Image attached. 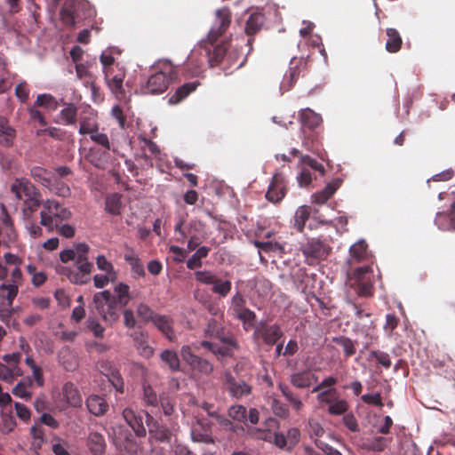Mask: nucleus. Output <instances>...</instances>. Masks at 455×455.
Here are the masks:
<instances>
[{"instance_id":"58836bf2","label":"nucleus","mask_w":455,"mask_h":455,"mask_svg":"<svg viewBox=\"0 0 455 455\" xmlns=\"http://www.w3.org/2000/svg\"><path fill=\"white\" fill-rule=\"evenodd\" d=\"M30 176L42 186L47 188L51 185L53 174L47 169L41 166H34L30 170Z\"/></svg>"},{"instance_id":"4c0bfd02","label":"nucleus","mask_w":455,"mask_h":455,"mask_svg":"<svg viewBox=\"0 0 455 455\" xmlns=\"http://www.w3.org/2000/svg\"><path fill=\"white\" fill-rule=\"evenodd\" d=\"M123 204L122 196L118 193L108 195L105 200V211L114 216L121 214Z\"/></svg>"},{"instance_id":"cd10ccee","label":"nucleus","mask_w":455,"mask_h":455,"mask_svg":"<svg viewBox=\"0 0 455 455\" xmlns=\"http://www.w3.org/2000/svg\"><path fill=\"white\" fill-rule=\"evenodd\" d=\"M87 447L93 455H103L107 448L104 436L98 432H90L87 437Z\"/></svg>"},{"instance_id":"3c124183","label":"nucleus","mask_w":455,"mask_h":455,"mask_svg":"<svg viewBox=\"0 0 455 455\" xmlns=\"http://www.w3.org/2000/svg\"><path fill=\"white\" fill-rule=\"evenodd\" d=\"M355 281L357 283L356 292L359 296L370 297L372 295L373 286L371 277L363 276V278H355Z\"/></svg>"},{"instance_id":"37998d69","label":"nucleus","mask_w":455,"mask_h":455,"mask_svg":"<svg viewBox=\"0 0 455 455\" xmlns=\"http://www.w3.org/2000/svg\"><path fill=\"white\" fill-rule=\"evenodd\" d=\"M47 188L50 192L62 197H68L71 194L68 185L54 175L52 178L51 185L47 186Z\"/></svg>"},{"instance_id":"864d4df0","label":"nucleus","mask_w":455,"mask_h":455,"mask_svg":"<svg viewBox=\"0 0 455 455\" xmlns=\"http://www.w3.org/2000/svg\"><path fill=\"white\" fill-rule=\"evenodd\" d=\"M19 289L16 284L3 283L0 285V297L7 301L8 306H12L18 294Z\"/></svg>"},{"instance_id":"ddd939ff","label":"nucleus","mask_w":455,"mask_h":455,"mask_svg":"<svg viewBox=\"0 0 455 455\" xmlns=\"http://www.w3.org/2000/svg\"><path fill=\"white\" fill-rule=\"evenodd\" d=\"M77 271L69 270L68 277L69 281L76 284H86L91 281V273L93 269V264L86 259L76 260Z\"/></svg>"},{"instance_id":"393cba45","label":"nucleus","mask_w":455,"mask_h":455,"mask_svg":"<svg viewBox=\"0 0 455 455\" xmlns=\"http://www.w3.org/2000/svg\"><path fill=\"white\" fill-rule=\"evenodd\" d=\"M61 105L65 106V108L61 109L58 118L55 120V123L63 125L76 124L77 116L76 106L73 103H66L63 100H61Z\"/></svg>"},{"instance_id":"6e6d98bb","label":"nucleus","mask_w":455,"mask_h":455,"mask_svg":"<svg viewBox=\"0 0 455 455\" xmlns=\"http://www.w3.org/2000/svg\"><path fill=\"white\" fill-rule=\"evenodd\" d=\"M446 218V215L443 213H438L435 219L436 224L439 226L440 228L445 230V229H455V201L452 203L449 218L450 220L448 224L444 225L443 224V220Z\"/></svg>"},{"instance_id":"4468645a","label":"nucleus","mask_w":455,"mask_h":455,"mask_svg":"<svg viewBox=\"0 0 455 455\" xmlns=\"http://www.w3.org/2000/svg\"><path fill=\"white\" fill-rule=\"evenodd\" d=\"M305 68L306 63L302 60H296L293 59L290 63L288 73L283 76L281 84V90L284 92L290 91L297 82L300 74L304 76Z\"/></svg>"},{"instance_id":"13d9d810","label":"nucleus","mask_w":455,"mask_h":455,"mask_svg":"<svg viewBox=\"0 0 455 455\" xmlns=\"http://www.w3.org/2000/svg\"><path fill=\"white\" fill-rule=\"evenodd\" d=\"M349 405L348 403L346 400L343 399H336L332 400L329 405L328 412L331 415H342L347 412L348 410Z\"/></svg>"},{"instance_id":"6e6552de","label":"nucleus","mask_w":455,"mask_h":455,"mask_svg":"<svg viewBox=\"0 0 455 455\" xmlns=\"http://www.w3.org/2000/svg\"><path fill=\"white\" fill-rule=\"evenodd\" d=\"M277 425L275 419L269 418L264 422V427H250L247 428V434L255 440L265 441L275 446L278 432L273 431L272 428L276 427Z\"/></svg>"},{"instance_id":"20e7f679","label":"nucleus","mask_w":455,"mask_h":455,"mask_svg":"<svg viewBox=\"0 0 455 455\" xmlns=\"http://www.w3.org/2000/svg\"><path fill=\"white\" fill-rule=\"evenodd\" d=\"M220 379L224 390L233 398L241 399L252 393L251 376L248 379H238L229 370H225Z\"/></svg>"},{"instance_id":"69168bd1","label":"nucleus","mask_w":455,"mask_h":455,"mask_svg":"<svg viewBox=\"0 0 455 455\" xmlns=\"http://www.w3.org/2000/svg\"><path fill=\"white\" fill-rule=\"evenodd\" d=\"M370 357L374 358L378 363L382 365L386 369H389L391 367V360L390 356L387 352H383L380 350H372L370 352Z\"/></svg>"},{"instance_id":"49530a36","label":"nucleus","mask_w":455,"mask_h":455,"mask_svg":"<svg viewBox=\"0 0 455 455\" xmlns=\"http://www.w3.org/2000/svg\"><path fill=\"white\" fill-rule=\"evenodd\" d=\"M310 215L309 207L307 205L300 206L297 209L294 215V227L299 232H302L307 220Z\"/></svg>"},{"instance_id":"dca6fc26","label":"nucleus","mask_w":455,"mask_h":455,"mask_svg":"<svg viewBox=\"0 0 455 455\" xmlns=\"http://www.w3.org/2000/svg\"><path fill=\"white\" fill-rule=\"evenodd\" d=\"M302 251L307 258L322 259L328 256L330 247L320 239L312 238L303 245Z\"/></svg>"},{"instance_id":"f8f14e48","label":"nucleus","mask_w":455,"mask_h":455,"mask_svg":"<svg viewBox=\"0 0 455 455\" xmlns=\"http://www.w3.org/2000/svg\"><path fill=\"white\" fill-rule=\"evenodd\" d=\"M203 44L208 54L209 63L212 67L220 64L225 58H227L228 64H231L234 61L233 60H229L232 57L231 52L228 53L229 46L228 41L222 40L220 44H216L212 49L207 46L209 44H205V41H204Z\"/></svg>"},{"instance_id":"e433bc0d","label":"nucleus","mask_w":455,"mask_h":455,"mask_svg":"<svg viewBox=\"0 0 455 455\" xmlns=\"http://www.w3.org/2000/svg\"><path fill=\"white\" fill-rule=\"evenodd\" d=\"M79 133L82 135L92 134L99 130V124L93 113L80 117Z\"/></svg>"},{"instance_id":"423d86ee","label":"nucleus","mask_w":455,"mask_h":455,"mask_svg":"<svg viewBox=\"0 0 455 455\" xmlns=\"http://www.w3.org/2000/svg\"><path fill=\"white\" fill-rule=\"evenodd\" d=\"M123 417L139 437H144L147 435L144 423L146 422L147 426L149 427L154 421V418L148 412L144 411L136 412L131 408H125L123 411Z\"/></svg>"},{"instance_id":"2eb2a0df","label":"nucleus","mask_w":455,"mask_h":455,"mask_svg":"<svg viewBox=\"0 0 455 455\" xmlns=\"http://www.w3.org/2000/svg\"><path fill=\"white\" fill-rule=\"evenodd\" d=\"M265 15L259 12L251 13L246 20L244 32L249 36L247 45L249 46V52L252 50V44L254 42L253 36L258 34L264 23Z\"/></svg>"},{"instance_id":"e2e57ef3","label":"nucleus","mask_w":455,"mask_h":455,"mask_svg":"<svg viewBox=\"0 0 455 455\" xmlns=\"http://www.w3.org/2000/svg\"><path fill=\"white\" fill-rule=\"evenodd\" d=\"M254 245L259 250L263 251L265 252L269 251H280L283 252V246L273 241H267V242H260V241H255Z\"/></svg>"},{"instance_id":"09e8293b","label":"nucleus","mask_w":455,"mask_h":455,"mask_svg":"<svg viewBox=\"0 0 455 455\" xmlns=\"http://www.w3.org/2000/svg\"><path fill=\"white\" fill-rule=\"evenodd\" d=\"M333 342L343 348L346 357H350L356 352L355 343L348 337L340 336L333 338Z\"/></svg>"},{"instance_id":"a878e982","label":"nucleus","mask_w":455,"mask_h":455,"mask_svg":"<svg viewBox=\"0 0 455 455\" xmlns=\"http://www.w3.org/2000/svg\"><path fill=\"white\" fill-rule=\"evenodd\" d=\"M15 137V129L9 125L5 117L0 116V145L5 148L12 147Z\"/></svg>"},{"instance_id":"c85d7f7f","label":"nucleus","mask_w":455,"mask_h":455,"mask_svg":"<svg viewBox=\"0 0 455 455\" xmlns=\"http://www.w3.org/2000/svg\"><path fill=\"white\" fill-rule=\"evenodd\" d=\"M135 347L144 357H150L153 355V348L148 344V334L141 330H135L131 334Z\"/></svg>"},{"instance_id":"f03ea898","label":"nucleus","mask_w":455,"mask_h":455,"mask_svg":"<svg viewBox=\"0 0 455 455\" xmlns=\"http://www.w3.org/2000/svg\"><path fill=\"white\" fill-rule=\"evenodd\" d=\"M92 309L95 310L108 325L112 326L119 320L122 307L110 299V291L106 290L93 295Z\"/></svg>"},{"instance_id":"412c9836","label":"nucleus","mask_w":455,"mask_h":455,"mask_svg":"<svg viewBox=\"0 0 455 455\" xmlns=\"http://www.w3.org/2000/svg\"><path fill=\"white\" fill-rule=\"evenodd\" d=\"M299 121L303 130L314 131L323 122L322 116L309 108L299 111Z\"/></svg>"},{"instance_id":"9b49d317","label":"nucleus","mask_w":455,"mask_h":455,"mask_svg":"<svg viewBox=\"0 0 455 455\" xmlns=\"http://www.w3.org/2000/svg\"><path fill=\"white\" fill-rule=\"evenodd\" d=\"M287 192L286 180L283 174L275 173L269 184L266 193V198L271 203L277 204L281 202Z\"/></svg>"},{"instance_id":"1a4fd4ad","label":"nucleus","mask_w":455,"mask_h":455,"mask_svg":"<svg viewBox=\"0 0 455 455\" xmlns=\"http://www.w3.org/2000/svg\"><path fill=\"white\" fill-rule=\"evenodd\" d=\"M105 80L111 92L116 97H122L124 94L123 83L125 78V70L120 65L116 67L108 68L104 72Z\"/></svg>"},{"instance_id":"7c9ffc66","label":"nucleus","mask_w":455,"mask_h":455,"mask_svg":"<svg viewBox=\"0 0 455 455\" xmlns=\"http://www.w3.org/2000/svg\"><path fill=\"white\" fill-rule=\"evenodd\" d=\"M369 257L368 245L363 240L354 243L349 249V263H359L366 260Z\"/></svg>"},{"instance_id":"c756f323","label":"nucleus","mask_w":455,"mask_h":455,"mask_svg":"<svg viewBox=\"0 0 455 455\" xmlns=\"http://www.w3.org/2000/svg\"><path fill=\"white\" fill-rule=\"evenodd\" d=\"M341 182V180L336 179L328 183L323 189L313 195V202L316 204L326 203L339 188Z\"/></svg>"},{"instance_id":"bf43d9fd","label":"nucleus","mask_w":455,"mask_h":455,"mask_svg":"<svg viewBox=\"0 0 455 455\" xmlns=\"http://www.w3.org/2000/svg\"><path fill=\"white\" fill-rule=\"evenodd\" d=\"M228 416L238 422H244L247 419V410L242 404H235L229 407Z\"/></svg>"},{"instance_id":"c03bdc74","label":"nucleus","mask_w":455,"mask_h":455,"mask_svg":"<svg viewBox=\"0 0 455 455\" xmlns=\"http://www.w3.org/2000/svg\"><path fill=\"white\" fill-rule=\"evenodd\" d=\"M210 248L206 246L199 247L196 251L188 259L187 267L196 269L202 267V259L206 258L210 252Z\"/></svg>"},{"instance_id":"f257e3e1","label":"nucleus","mask_w":455,"mask_h":455,"mask_svg":"<svg viewBox=\"0 0 455 455\" xmlns=\"http://www.w3.org/2000/svg\"><path fill=\"white\" fill-rule=\"evenodd\" d=\"M178 77L177 67L170 60H161L155 67V71L141 85L142 94L157 95L164 92L169 85Z\"/></svg>"},{"instance_id":"a211bd4d","label":"nucleus","mask_w":455,"mask_h":455,"mask_svg":"<svg viewBox=\"0 0 455 455\" xmlns=\"http://www.w3.org/2000/svg\"><path fill=\"white\" fill-rule=\"evenodd\" d=\"M275 447L291 451L300 440V431L297 427H291L287 431V435L278 432Z\"/></svg>"},{"instance_id":"4be33fe9","label":"nucleus","mask_w":455,"mask_h":455,"mask_svg":"<svg viewBox=\"0 0 455 455\" xmlns=\"http://www.w3.org/2000/svg\"><path fill=\"white\" fill-rule=\"evenodd\" d=\"M62 395L68 405L75 408L82 406V395L80 394V391L73 382L68 381L63 385Z\"/></svg>"},{"instance_id":"7ed1b4c3","label":"nucleus","mask_w":455,"mask_h":455,"mask_svg":"<svg viewBox=\"0 0 455 455\" xmlns=\"http://www.w3.org/2000/svg\"><path fill=\"white\" fill-rule=\"evenodd\" d=\"M40 217V224L52 232L59 228L62 221L69 220L71 212L57 201L46 200L43 203Z\"/></svg>"},{"instance_id":"72a5a7b5","label":"nucleus","mask_w":455,"mask_h":455,"mask_svg":"<svg viewBox=\"0 0 455 455\" xmlns=\"http://www.w3.org/2000/svg\"><path fill=\"white\" fill-rule=\"evenodd\" d=\"M278 388L281 391L282 395L285 397L286 401L290 403L291 408L296 412H299L303 409L304 403L302 400L290 388L289 386L283 382H280L278 384Z\"/></svg>"},{"instance_id":"de8ad7c7","label":"nucleus","mask_w":455,"mask_h":455,"mask_svg":"<svg viewBox=\"0 0 455 455\" xmlns=\"http://www.w3.org/2000/svg\"><path fill=\"white\" fill-rule=\"evenodd\" d=\"M108 153L101 151L100 149H91L87 159L89 162L97 168H104L108 163Z\"/></svg>"},{"instance_id":"338daca9","label":"nucleus","mask_w":455,"mask_h":455,"mask_svg":"<svg viewBox=\"0 0 455 455\" xmlns=\"http://www.w3.org/2000/svg\"><path fill=\"white\" fill-rule=\"evenodd\" d=\"M274 414L282 419H287L290 416L288 406L277 399H274L271 404Z\"/></svg>"},{"instance_id":"79ce46f5","label":"nucleus","mask_w":455,"mask_h":455,"mask_svg":"<svg viewBox=\"0 0 455 455\" xmlns=\"http://www.w3.org/2000/svg\"><path fill=\"white\" fill-rule=\"evenodd\" d=\"M22 201L24 202L23 215L25 218H30L41 204V194L37 192L36 195L26 197Z\"/></svg>"},{"instance_id":"6ab92c4d","label":"nucleus","mask_w":455,"mask_h":455,"mask_svg":"<svg viewBox=\"0 0 455 455\" xmlns=\"http://www.w3.org/2000/svg\"><path fill=\"white\" fill-rule=\"evenodd\" d=\"M291 384L297 388H308L318 381V377L309 370L294 372L290 376Z\"/></svg>"},{"instance_id":"39448f33","label":"nucleus","mask_w":455,"mask_h":455,"mask_svg":"<svg viewBox=\"0 0 455 455\" xmlns=\"http://www.w3.org/2000/svg\"><path fill=\"white\" fill-rule=\"evenodd\" d=\"M231 19L232 13L228 8L217 10L214 22L207 35L205 44L208 43L211 46H213L230 27Z\"/></svg>"},{"instance_id":"0eeeda50","label":"nucleus","mask_w":455,"mask_h":455,"mask_svg":"<svg viewBox=\"0 0 455 455\" xmlns=\"http://www.w3.org/2000/svg\"><path fill=\"white\" fill-rule=\"evenodd\" d=\"M283 337V331L276 323L268 324L267 322L261 321L254 327V339H261L268 347L276 344Z\"/></svg>"},{"instance_id":"680f3d73","label":"nucleus","mask_w":455,"mask_h":455,"mask_svg":"<svg viewBox=\"0 0 455 455\" xmlns=\"http://www.w3.org/2000/svg\"><path fill=\"white\" fill-rule=\"evenodd\" d=\"M97 267L112 275V278H117V273L115 271L113 264L107 259L103 255H100L96 258Z\"/></svg>"},{"instance_id":"052dcab7","label":"nucleus","mask_w":455,"mask_h":455,"mask_svg":"<svg viewBox=\"0 0 455 455\" xmlns=\"http://www.w3.org/2000/svg\"><path fill=\"white\" fill-rule=\"evenodd\" d=\"M136 312L138 316H140L143 321L152 323L158 315L145 303H140L137 307Z\"/></svg>"},{"instance_id":"f3484780","label":"nucleus","mask_w":455,"mask_h":455,"mask_svg":"<svg viewBox=\"0 0 455 455\" xmlns=\"http://www.w3.org/2000/svg\"><path fill=\"white\" fill-rule=\"evenodd\" d=\"M11 191L19 200H24L26 197L36 195L39 192L26 178L16 179L11 185Z\"/></svg>"},{"instance_id":"2f4dec72","label":"nucleus","mask_w":455,"mask_h":455,"mask_svg":"<svg viewBox=\"0 0 455 455\" xmlns=\"http://www.w3.org/2000/svg\"><path fill=\"white\" fill-rule=\"evenodd\" d=\"M86 406L89 411L97 417L104 415L108 410L106 400L97 395H92L86 399Z\"/></svg>"},{"instance_id":"b1692460","label":"nucleus","mask_w":455,"mask_h":455,"mask_svg":"<svg viewBox=\"0 0 455 455\" xmlns=\"http://www.w3.org/2000/svg\"><path fill=\"white\" fill-rule=\"evenodd\" d=\"M100 367L102 369V372L108 378L115 389L119 393H124V385L119 371L112 367L108 363H102Z\"/></svg>"},{"instance_id":"bb28decb","label":"nucleus","mask_w":455,"mask_h":455,"mask_svg":"<svg viewBox=\"0 0 455 455\" xmlns=\"http://www.w3.org/2000/svg\"><path fill=\"white\" fill-rule=\"evenodd\" d=\"M110 299H114L120 307H125L132 299L130 286L124 283H118L114 287L113 293L110 292Z\"/></svg>"},{"instance_id":"473e14b6","label":"nucleus","mask_w":455,"mask_h":455,"mask_svg":"<svg viewBox=\"0 0 455 455\" xmlns=\"http://www.w3.org/2000/svg\"><path fill=\"white\" fill-rule=\"evenodd\" d=\"M149 434L156 441L170 443L172 439V432L167 427L159 425L156 421H153L148 428Z\"/></svg>"},{"instance_id":"603ef678","label":"nucleus","mask_w":455,"mask_h":455,"mask_svg":"<svg viewBox=\"0 0 455 455\" xmlns=\"http://www.w3.org/2000/svg\"><path fill=\"white\" fill-rule=\"evenodd\" d=\"M160 357L172 371H175L180 369V359L176 352L165 349L161 353Z\"/></svg>"},{"instance_id":"8fccbe9b","label":"nucleus","mask_w":455,"mask_h":455,"mask_svg":"<svg viewBox=\"0 0 455 455\" xmlns=\"http://www.w3.org/2000/svg\"><path fill=\"white\" fill-rule=\"evenodd\" d=\"M25 363L30 368L36 384L40 387H43L44 385V379L41 367L35 363L31 356L26 357Z\"/></svg>"},{"instance_id":"5701e85b","label":"nucleus","mask_w":455,"mask_h":455,"mask_svg":"<svg viewBox=\"0 0 455 455\" xmlns=\"http://www.w3.org/2000/svg\"><path fill=\"white\" fill-rule=\"evenodd\" d=\"M200 85L198 80L186 83L178 87L175 92L170 96L168 102L171 105H176L184 100L191 92H195Z\"/></svg>"},{"instance_id":"a18cd8bd","label":"nucleus","mask_w":455,"mask_h":455,"mask_svg":"<svg viewBox=\"0 0 455 455\" xmlns=\"http://www.w3.org/2000/svg\"><path fill=\"white\" fill-rule=\"evenodd\" d=\"M61 103L51 94L44 93L37 96L35 107H42L51 111H55Z\"/></svg>"},{"instance_id":"f704fd0d","label":"nucleus","mask_w":455,"mask_h":455,"mask_svg":"<svg viewBox=\"0 0 455 455\" xmlns=\"http://www.w3.org/2000/svg\"><path fill=\"white\" fill-rule=\"evenodd\" d=\"M32 387L33 380L31 378H27L19 381L16 386L12 388V393L25 401H30L32 398Z\"/></svg>"},{"instance_id":"a19ab883","label":"nucleus","mask_w":455,"mask_h":455,"mask_svg":"<svg viewBox=\"0 0 455 455\" xmlns=\"http://www.w3.org/2000/svg\"><path fill=\"white\" fill-rule=\"evenodd\" d=\"M124 260L130 265L131 270L133 274V278L145 276L144 266L140 259L134 253H126L124 257Z\"/></svg>"},{"instance_id":"ea45409f","label":"nucleus","mask_w":455,"mask_h":455,"mask_svg":"<svg viewBox=\"0 0 455 455\" xmlns=\"http://www.w3.org/2000/svg\"><path fill=\"white\" fill-rule=\"evenodd\" d=\"M387 40L386 43V50L388 52H397L402 46L403 41L399 32L395 28L387 29Z\"/></svg>"},{"instance_id":"aec40b11","label":"nucleus","mask_w":455,"mask_h":455,"mask_svg":"<svg viewBox=\"0 0 455 455\" xmlns=\"http://www.w3.org/2000/svg\"><path fill=\"white\" fill-rule=\"evenodd\" d=\"M153 323L157 328V330L161 331V333L170 341H174L176 339L173 328L174 322L172 318L165 315L158 314L153 321Z\"/></svg>"},{"instance_id":"4d7b16f0","label":"nucleus","mask_w":455,"mask_h":455,"mask_svg":"<svg viewBox=\"0 0 455 455\" xmlns=\"http://www.w3.org/2000/svg\"><path fill=\"white\" fill-rule=\"evenodd\" d=\"M76 72L77 77L84 83L85 86L92 84L95 82V76L88 70L84 64L76 65Z\"/></svg>"},{"instance_id":"5fc2aeb1","label":"nucleus","mask_w":455,"mask_h":455,"mask_svg":"<svg viewBox=\"0 0 455 455\" xmlns=\"http://www.w3.org/2000/svg\"><path fill=\"white\" fill-rule=\"evenodd\" d=\"M143 402L147 406L158 408L159 398L149 385H143Z\"/></svg>"},{"instance_id":"774afa93","label":"nucleus","mask_w":455,"mask_h":455,"mask_svg":"<svg viewBox=\"0 0 455 455\" xmlns=\"http://www.w3.org/2000/svg\"><path fill=\"white\" fill-rule=\"evenodd\" d=\"M52 450L55 455H71L68 451V443L60 438H54L52 440Z\"/></svg>"},{"instance_id":"0e129e2a","label":"nucleus","mask_w":455,"mask_h":455,"mask_svg":"<svg viewBox=\"0 0 455 455\" xmlns=\"http://www.w3.org/2000/svg\"><path fill=\"white\" fill-rule=\"evenodd\" d=\"M232 283L230 281H221L217 278V282L212 285V291L221 297H226L231 291Z\"/></svg>"},{"instance_id":"9d476101","label":"nucleus","mask_w":455,"mask_h":455,"mask_svg":"<svg viewBox=\"0 0 455 455\" xmlns=\"http://www.w3.org/2000/svg\"><path fill=\"white\" fill-rule=\"evenodd\" d=\"M180 355L182 359L188 363L193 370L205 375H209L213 371V365L208 360L193 354L189 346H183L180 350Z\"/></svg>"},{"instance_id":"c9c22d12","label":"nucleus","mask_w":455,"mask_h":455,"mask_svg":"<svg viewBox=\"0 0 455 455\" xmlns=\"http://www.w3.org/2000/svg\"><path fill=\"white\" fill-rule=\"evenodd\" d=\"M302 132V146L305 148V149L319 155L322 148L317 132L315 131L307 130H303Z\"/></svg>"}]
</instances>
